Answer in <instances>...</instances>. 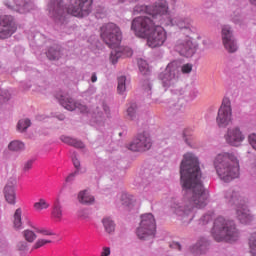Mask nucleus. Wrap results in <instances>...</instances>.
Wrapping results in <instances>:
<instances>
[{
  "label": "nucleus",
  "instance_id": "f257e3e1",
  "mask_svg": "<svg viewBox=\"0 0 256 256\" xmlns=\"http://www.w3.org/2000/svg\"><path fill=\"white\" fill-rule=\"evenodd\" d=\"M180 179L184 198H173L170 201V209L178 217H190L188 223L193 221V208L203 209L209 203V192L203 187L201 181V168L198 161H182L180 165Z\"/></svg>",
  "mask_w": 256,
  "mask_h": 256
},
{
  "label": "nucleus",
  "instance_id": "f03ea898",
  "mask_svg": "<svg viewBox=\"0 0 256 256\" xmlns=\"http://www.w3.org/2000/svg\"><path fill=\"white\" fill-rule=\"evenodd\" d=\"M131 30L136 37L146 39L151 49L161 47L167 41V32L157 21L149 16H139L132 20Z\"/></svg>",
  "mask_w": 256,
  "mask_h": 256
},
{
  "label": "nucleus",
  "instance_id": "7ed1b4c3",
  "mask_svg": "<svg viewBox=\"0 0 256 256\" xmlns=\"http://www.w3.org/2000/svg\"><path fill=\"white\" fill-rule=\"evenodd\" d=\"M100 37L104 43L111 49H114L110 54V61L113 65L121 59V57H132L133 50L129 47L117 48L123 39L121 28L115 23H108L100 28Z\"/></svg>",
  "mask_w": 256,
  "mask_h": 256
},
{
  "label": "nucleus",
  "instance_id": "20e7f679",
  "mask_svg": "<svg viewBox=\"0 0 256 256\" xmlns=\"http://www.w3.org/2000/svg\"><path fill=\"white\" fill-rule=\"evenodd\" d=\"M212 236L218 243H221V241L235 243L241 237V233L237 229L234 221L219 216L214 220Z\"/></svg>",
  "mask_w": 256,
  "mask_h": 256
},
{
  "label": "nucleus",
  "instance_id": "39448f33",
  "mask_svg": "<svg viewBox=\"0 0 256 256\" xmlns=\"http://www.w3.org/2000/svg\"><path fill=\"white\" fill-rule=\"evenodd\" d=\"M214 168L218 177L225 183L238 179L239 175H241L238 161H215Z\"/></svg>",
  "mask_w": 256,
  "mask_h": 256
},
{
  "label": "nucleus",
  "instance_id": "423d86ee",
  "mask_svg": "<svg viewBox=\"0 0 256 256\" xmlns=\"http://www.w3.org/2000/svg\"><path fill=\"white\" fill-rule=\"evenodd\" d=\"M233 123V108L231 107V99L223 98L222 104L218 109L216 116V124L220 129H226Z\"/></svg>",
  "mask_w": 256,
  "mask_h": 256
},
{
  "label": "nucleus",
  "instance_id": "0eeeda50",
  "mask_svg": "<svg viewBox=\"0 0 256 256\" xmlns=\"http://www.w3.org/2000/svg\"><path fill=\"white\" fill-rule=\"evenodd\" d=\"M92 5L93 0H68L66 12L73 17H87Z\"/></svg>",
  "mask_w": 256,
  "mask_h": 256
},
{
  "label": "nucleus",
  "instance_id": "6e6552de",
  "mask_svg": "<svg viewBox=\"0 0 256 256\" xmlns=\"http://www.w3.org/2000/svg\"><path fill=\"white\" fill-rule=\"evenodd\" d=\"M155 229L156 224L153 214H143L141 216L139 227L136 230V235L138 239L145 240L148 237H153V235H155Z\"/></svg>",
  "mask_w": 256,
  "mask_h": 256
},
{
  "label": "nucleus",
  "instance_id": "1a4fd4ad",
  "mask_svg": "<svg viewBox=\"0 0 256 256\" xmlns=\"http://www.w3.org/2000/svg\"><path fill=\"white\" fill-rule=\"evenodd\" d=\"M127 149L133 151L134 153H145L153 147V140H151V135L147 132L139 133L136 138L127 144Z\"/></svg>",
  "mask_w": 256,
  "mask_h": 256
},
{
  "label": "nucleus",
  "instance_id": "9d476101",
  "mask_svg": "<svg viewBox=\"0 0 256 256\" xmlns=\"http://www.w3.org/2000/svg\"><path fill=\"white\" fill-rule=\"evenodd\" d=\"M148 15L152 21H159L160 25H163V17L169 15V3L167 0H158L153 5L146 8Z\"/></svg>",
  "mask_w": 256,
  "mask_h": 256
},
{
  "label": "nucleus",
  "instance_id": "9b49d317",
  "mask_svg": "<svg viewBox=\"0 0 256 256\" xmlns=\"http://www.w3.org/2000/svg\"><path fill=\"white\" fill-rule=\"evenodd\" d=\"M159 79L162 81L163 87H173L179 81V67H177V63H169L164 72L159 75Z\"/></svg>",
  "mask_w": 256,
  "mask_h": 256
},
{
  "label": "nucleus",
  "instance_id": "f8f14e48",
  "mask_svg": "<svg viewBox=\"0 0 256 256\" xmlns=\"http://www.w3.org/2000/svg\"><path fill=\"white\" fill-rule=\"evenodd\" d=\"M175 51L182 57H193L195 55V44L189 36H183L176 41Z\"/></svg>",
  "mask_w": 256,
  "mask_h": 256
},
{
  "label": "nucleus",
  "instance_id": "ddd939ff",
  "mask_svg": "<svg viewBox=\"0 0 256 256\" xmlns=\"http://www.w3.org/2000/svg\"><path fill=\"white\" fill-rule=\"evenodd\" d=\"M55 97L58 99L60 105H62L64 109H67V111H75V109H78L80 113H89V108L81 103L75 102L72 98L66 97L63 95V92H58Z\"/></svg>",
  "mask_w": 256,
  "mask_h": 256
},
{
  "label": "nucleus",
  "instance_id": "4468645a",
  "mask_svg": "<svg viewBox=\"0 0 256 256\" xmlns=\"http://www.w3.org/2000/svg\"><path fill=\"white\" fill-rule=\"evenodd\" d=\"M17 31V25L11 16H0V39H9Z\"/></svg>",
  "mask_w": 256,
  "mask_h": 256
},
{
  "label": "nucleus",
  "instance_id": "2eb2a0df",
  "mask_svg": "<svg viewBox=\"0 0 256 256\" xmlns=\"http://www.w3.org/2000/svg\"><path fill=\"white\" fill-rule=\"evenodd\" d=\"M225 140L232 147H239L245 141V135L239 126L230 127L225 134Z\"/></svg>",
  "mask_w": 256,
  "mask_h": 256
},
{
  "label": "nucleus",
  "instance_id": "dca6fc26",
  "mask_svg": "<svg viewBox=\"0 0 256 256\" xmlns=\"http://www.w3.org/2000/svg\"><path fill=\"white\" fill-rule=\"evenodd\" d=\"M222 43L228 53H235L237 51V42H235L233 32L229 26L222 27Z\"/></svg>",
  "mask_w": 256,
  "mask_h": 256
},
{
  "label": "nucleus",
  "instance_id": "f3484780",
  "mask_svg": "<svg viewBox=\"0 0 256 256\" xmlns=\"http://www.w3.org/2000/svg\"><path fill=\"white\" fill-rule=\"evenodd\" d=\"M169 23L172 25V27H177L180 30L184 29L188 33H191V27H193V19L183 14L177 15L170 19Z\"/></svg>",
  "mask_w": 256,
  "mask_h": 256
},
{
  "label": "nucleus",
  "instance_id": "a211bd4d",
  "mask_svg": "<svg viewBox=\"0 0 256 256\" xmlns=\"http://www.w3.org/2000/svg\"><path fill=\"white\" fill-rule=\"evenodd\" d=\"M15 187H17V179L15 178H10L4 187V197L9 205H15L17 203Z\"/></svg>",
  "mask_w": 256,
  "mask_h": 256
},
{
  "label": "nucleus",
  "instance_id": "6ab92c4d",
  "mask_svg": "<svg viewBox=\"0 0 256 256\" xmlns=\"http://www.w3.org/2000/svg\"><path fill=\"white\" fill-rule=\"evenodd\" d=\"M49 15L53 19L58 21H64L65 19V9H63V2L53 1L49 4Z\"/></svg>",
  "mask_w": 256,
  "mask_h": 256
},
{
  "label": "nucleus",
  "instance_id": "aec40b11",
  "mask_svg": "<svg viewBox=\"0 0 256 256\" xmlns=\"http://www.w3.org/2000/svg\"><path fill=\"white\" fill-rule=\"evenodd\" d=\"M224 199H226L228 205H235L236 207L245 205V200L241 197V194L232 189L225 192Z\"/></svg>",
  "mask_w": 256,
  "mask_h": 256
},
{
  "label": "nucleus",
  "instance_id": "412c9836",
  "mask_svg": "<svg viewBox=\"0 0 256 256\" xmlns=\"http://www.w3.org/2000/svg\"><path fill=\"white\" fill-rule=\"evenodd\" d=\"M236 217L243 225H249V223L255 221V216L245 208L244 204L236 209Z\"/></svg>",
  "mask_w": 256,
  "mask_h": 256
},
{
  "label": "nucleus",
  "instance_id": "4be33fe9",
  "mask_svg": "<svg viewBox=\"0 0 256 256\" xmlns=\"http://www.w3.org/2000/svg\"><path fill=\"white\" fill-rule=\"evenodd\" d=\"M209 245V239L201 237L192 247L191 252L194 253V255H205V253L209 251Z\"/></svg>",
  "mask_w": 256,
  "mask_h": 256
},
{
  "label": "nucleus",
  "instance_id": "5701e85b",
  "mask_svg": "<svg viewBox=\"0 0 256 256\" xmlns=\"http://www.w3.org/2000/svg\"><path fill=\"white\" fill-rule=\"evenodd\" d=\"M77 199L81 205H93L95 203V197L88 190H81Z\"/></svg>",
  "mask_w": 256,
  "mask_h": 256
},
{
  "label": "nucleus",
  "instance_id": "b1692460",
  "mask_svg": "<svg viewBox=\"0 0 256 256\" xmlns=\"http://www.w3.org/2000/svg\"><path fill=\"white\" fill-rule=\"evenodd\" d=\"M94 117L102 119V117H110L111 110L107 104L102 103L100 106H97L93 111Z\"/></svg>",
  "mask_w": 256,
  "mask_h": 256
},
{
  "label": "nucleus",
  "instance_id": "393cba45",
  "mask_svg": "<svg viewBox=\"0 0 256 256\" xmlns=\"http://www.w3.org/2000/svg\"><path fill=\"white\" fill-rule=\"evenodd\" d=\"M61 141H63V143H66L67 145L75 147L76 149H85V144L81 140H77L69 136H62Z\"/></svg>",
  "mask_w": 256,
  "mask_h": 256
},
{
  "label": "nucleus",
  "instance_id": "a878e982",
  "mask_svg": "<svg viewBox=\"0 0 256 256\" xmlns=\"http://www.w3.org/2000/svg\"><path fill=\"white\" fill-rule=\"evenodd\" d=\"M52 219H55L57 222L63 221V206L61 203L56 202L53 206L51 212Z\"/></svg>",
  "mask_w": 256,
  "mask_h": 256
},
{
  "label": "nucleus",
  "instance_id": "bb28decb",
  "mask_svg": "<svg viewBox=\"0 0 256 256\" xmlns=\"http://www.w3.org/2000/svg\"><path fill=\"white\" fill-rule=\"evenodd\" d=\"M21 215H23V210H21V208L16 209L13 215V227L16 231L23 229V220L21 219Z\"/></svg>",
  "mask_w": 256,
  "mask_h": 256
},
{
  "label": "nucleus",
  "instance_id": "cd10ccee",
  "mask_svg": "<svg viewBox=\"0 0 256 256\" xmlns=\"http://www.w3.org/2000/svg\"><path fill=\"white\" fill-rule=\"evenodd\" d=\"M215 161H237L235 152H220L215 156Z\"/></svg>",
  "mask_w": 256,
  "mask_h": 256
},
{
  "label": "nucleus",
  "instance_id": "c85d7f7f",
  "mask_svg": "<svg viewBox=\"0 0 256 256\" xmlns=\"http://www.w3.org/2000/svg\"><path fill=\"white\" fill-rule=\"evenodd\" d=\"M139 115L137 114V104L132 103L126 110V119L128 121H137Z\"/></svg>",
  "mask_w": 256,
  "mask_h": 256
},
{
  "label": "nucleus",
  "instance_id": "c756f323",
  "mask_svg": "<svg viewBox=\"0 0 256 256\" xmlns=\"http://www.w3.org/2000/svg\"><path fill=\"white\" fill-rule=\"evenodd\" d=\"M46 55L50 61H57L61 57V48L59 46H53L49 48Z\"/></svg>",
  "mask_w": 256,
  "mask_h": 256
},
{
  "label": "nucleus",
  "instance_id": "7c9ffc66",
  "mask_svg": "<svg viewBox=\"0 0 256 256\" xmlns=\"http://www.w3.org/2000/svg\"><path fill=\"white\" fill-rule=\"evenodd\" d=\"M102 225L106 233H113L115 231V222L110 217L103 218Z\"/></svg>",
  "mask_w": 256,
  "mask_h": 256
},
{
  "label": "nucleus",
  "instance_id": "2f4dec72",
  "mask_svg": "<svg viewBox=\"0 0 256 256\" xmlns=\"http://www.w3.org/2000/svg\"><path fill=\"white\" fill-rule=\"evenodd\" d=\"M8 149L9 151H13L15 153L23 151V149H25V143L19 140H13L8 144Z\"/></svg>",
  "mask_w": 256,
  "mask_h": 256
},
{
  "label": "nucleus",
  "instance_id": "473e14b6",
  "mask_svg": "<svg viewBox=\"0 0 256 256\" xmlns=\"http://www.w3.org/2000/svg\"><path fill=\"white\" fill-rule=\"evenodd\" d=\"M22 235L26 241V243H33L35 241V239H37V234H35V232H33V230H24L22 232Z\"/></svg>",
  "mask_w": 256,
  "mask_h": 256
},
{
  "label": "nucleus",
  "instance_id": "72a5a7b5",
  "mask_svg": "<svg viewBox=\"0 0 256 256\" xmlns=\"http://www.w3.org/2000/svg\"><path fill=\"white\" fill-rule=\"evenodd\" d=\"M248 245H249L250 255L256 256V232L250 236Z\"/></svg>",
  "mask_w": 256,
  "mask_h": 256
},
{
  "label": "nucleus",
  "instance_id": "f704fd0d",
  "mask_svg": "<svg viewBox=\"0 0 256 256\" xmlns=\"http://www.w3.org/2000/svg\"><path fill=\"white\" fill-rule=\"evenodd\" d=\"M127 78L125 76H120L118 77V86H117V91L118 93H125L127 90L126 86Z\"/></svg>",
  "mask_w": 256,
  "mask_h": 256
},
{
  "label": "nucleus",
  "instance_id": "c9c22d12",
  "mask_svg": "<svg viewBox=\"0 0 256 256\" xmlns=\"http://www.w3.org/2000/svg\"><path fill=\"white\" fill-rule=\"evenodd\" d=\"M29 127H31V120H29V119L19 120L18 125H17L18 131L23 133V131H27V129H29Z\"/></svg>",
  "mask_w": 256,
  "mask_h": 256
},
{
  "label": "nucleus",
  "instance_id": "e433bc0d",
  "mask_svg": "<svg viewBox=\"0 0 256 256\" xmlns=\"http://www.w3.org/2000/svg\"><path fill=\"white\" fill-rule=\"evenodd\" d=\"M34 209L38 212L43 211V209H49V202L45 199H40L38 202L34 203Z\"/></svg>",
  "mask_w": 256,
  "mask_h": 256
},
{
  "label": "nucleus",
  "instance_id": "4c0bfd02",
  "mask_svg": "<svg viewBox=\"0 0 256 256\" xmlns=\"http://www.w3.org/2000/svg\"><path fill=\"white\" fill-rule=\"evenodd\" d=\"M74 167L76 169V171H74V173H76L77 175H79V173H86L87 172V166H85L84 162L81 161H74Z\"/></svg>",
  "mask_w": 256,
  "mask_h": 256
},
{
  "label": "nucleus",
  "instance_id": "58836bf2",
  "mask_svg": "<svg viewBox=\"0 0 256 256\" xmlns=\"http://www.w3.org/2000/svg\"><path fill=\"white\" fill-rule=\"evenodd\" d=\"M91 216V212L87 208H81L77 212V217L80 218L82 221H87Z\"/></svg>",
  "mask_w": 256,
  "mask_h": 256
},
{
  "label": "nucleus",
  "instance_id": "ea45409f",
  "mask_svg": "<svg viewBox=\"0 0 256 256\" xmlns=\"http://www.w3.org/2000/svg\"><path fill=\"white\" fill-rule=\"evenodd\" d=\"M213 221V216L211 214H204L199 220L198 225L200 227H205V225H208V223H211Z\"/></svg>",
  "mask_w": 256,
  "mask_h": 256
},
{
  "label": "nucleus",
  "instance_id": "a19ab883",
  "mask_svg": "<svg viewBox=\"0 0 256 256\" xmlns=\"http://www.w3.org/2000/svg\"><path fill=\"white\" fill-rule=\"evenodd\" d=\"M138 67L143 75H147V73H149V64H147V61L140 59L138 61Z\"/></svg>",
  "mask_w": 256,
  "mask_h": 256
},
{
  "label": "nucleus",
  "instance_id": "79ce46f5",
  "mask_svg": "<svg viewBox=\"0 0 256 256\" xmlns=\"http://www.w3.org/2000/svg\"><path fill=\"white\" fill-rule=\"evenodd\" d=\"M17 249H18V251H20V253L25 255L27 253V251H29V242H27V241L18 242Z\"/></svg>",
  "mask_w": 256,
  "mask_h": 256
},
{
  "label": "nucleus",
  "instance_id": "37998d69",
  "mask_svg": "<svg viewBox=\"0 0 256 256\" xmlns=\"http://www.w3.org/2000/svg\"><path fill=\"white\" fill-rule=\"evenodd\" d=\"M51 243V240L38 239L35 244L32 246V251L35 249H41V247H45V245Z\"/></svg>",
  "mask_w": 256,
  "mask_h": 256
},
{
  "label": "nucleus",
  "instance_id": "c03bdc74",
  "mask_svg": "<svg viewBox=\"0 0 256 256\" xmlns=\"http://www.w3.org/2000/svg\"><path fill=\"white\" fill-rule=\"evenodd\" d=\"M36 233L44 235V237H49L55 235L54 231L47 228H36Z\"/></svg>",
  "mask_w": 256,
  "mask_h": 256
},
{
  "label": "nucleus",
  "instance_id": "a18cd8bd",
  "mask_svg": "<svg viewBox=\"0 0 256 256\" xmlns=\"http://www.w3.org/2000/svg\"><path fill=\"white\" fill-rule=\"evenodd\" d=\"M183 161H199V158L193 152H187L183 156Z\"/></svg>",
  "mask_w": 256,
  "mask_h": 256
},
{
  "label": "nucleus",
  "instance_id": "49530a36",
  "mask_svg": "<svg viewBox=\"0 0 256 256\" xmlns=\"http://www.w3.org/2000/svg\"><path fill=\"white\" fill-rule=\"evenodd\" d=\"M121 201L124 207H131V204L133 203V201L131 200V198L128 197L127 194H122Z\"/></svg>",
  "mask_w": 256,
  "mask_h": 256
},
{
  "label": "nucleus",
  "instance_id": "de8ad7c7",
  "mask_svg": "<svg viewBox=\"0 0 256 256\" xmlns=\"http://www.w3.org/2000/svg\"><path fill=\"white\" fill-rule=\"evenodd\" d=\"M77 177V172H72L70 173L66 179H65V183L68 185H73L75 178Z\"/></svg>",
  "mask_w": 256,
  "mask_h": 256
},
{
  "label": "nucleus",
  "instance_id": "09e8293b",
  "mask_svg": "<svg viewBox=\"0 0 256 256\" xmlns=\"http://www.w3.org/2000/svg\"><path fill=\"white\" fill-rule=\"evenodd\" d=\"M193 71V64H184L182 65L181 67V72L184 73V74H189Z\"/></svg>",
  "mask_w": 256,
  "mask_h": 256
},
{
  "label": "nucleus",
  "instance_id": "8fccbe9b",
  "mask_svg": "<svg viewBox=\"0 0 256 256\" xmlns=\"http://www.w3.org/2000/svg\"><path fill=\"white\" fill-rule=\"evenodd\" d=\"M31 169H33V162L26 161L22 164V171L24 173H27V171H31Z\"/></svg>",
  "mask_w": 256,
  "mask_h": 256
},
{
  "label": "nucleus",
  "instance_id": "3c124183",
  "mask_svg": "<svg viewBox=\"0 0 256 256\" xmlns=\"http://www.w3.org/2000/svg\"><path fill=\"white\" fill-rule=\"evenodd\" d=\"M248 142L251 145V147H253V149H255L256 151V134L255 133L250 134L248 136Z\"/></svg>",
  "mask_w": 256,
  "mask_h": 256
},
{
  "label": "nucleus",
  "instance_id": "603ef678",
  "mask_svg": "<svg viewBox=\"0 0 256 256\" xmlns=\"http://www.w3.org/2000/svg\"><path fill=\"white\" fill-rule=\"evenodd\" d=\"M131 165L129 164V162L127 161H120V162H117V167H119L120 169H129Z\"/></svg>",
  "mask_w": 256,
  "mask_h": 256
},
{
  "label": "nucleus",
  "instance_id": "864d4df0",
  "mask_svg": "<svg viewBox=\"0 0 256 256\" xmlns=\"http://www.w3.org/2000/svg\"><path fill=\"white\" fill-rule=\"evenodd\" d=\"M29 3L24 4L22 7L18 9V13H27L29 11Z\"/></svg>",
  "mask_w": 256,
  "mask_h": 256
},
{
  "label": "nucleus",
  "instance_id": "5fc2aeb1",
  "mask_svg": "<svg viewBox=\"0 0 256 256\" xmlns=\"http://www.w3.org/2000/svg\"><path fill=\"white\" fill-rule=\"evenodd\" d=\"M109 255H111V248L104 247L102 252H101V256H109Z\"/></svg>",
  "mask_w": 256,
  "mask_h": 256
},
{
  "label": "nucleus",
  "instance_id": "6e6d98bb",
  "mask_svg": "<svg viewBox=\"0 0 256 256\" xmlns=\"http://www.w3.org/2000/svg\"><path fill=\"white\" fill-rule=\"evenodd\" d=\"M170 247L171 249H177L178 251H181L182 247L181 245L179 244V242H172L170 244Z\"/></svg>",
  "mask_w": 256,
  "mask_h": 256
},
{
  "label": "nucleus",
  "instance_id": "4d7b16f0",
  "mask_svg": "<svg viewBox=\"0 0 256 256\" xmlns=\"http://www.w3.org/2000/svg\"><path fill=\"white\" fill-rule=\"evenodd\" d=\"M92 83H97V74L93 73L91 76Z\"/></svg>",
  "mask_w": 256,
  "mask_h": 256
},
{
  "label": "nucleus",
  "instance_id": "13d9d810",
  "mask_svg": "<svg viewBox=\"0 0 256 256\" xmlns=\"http://www.w3.org/2000/svg\"><path fill=\"white\" fill-rule=\"evenodd\" d=\"M250 3H251L252 5H256V0H250Z\"/></svg>",
  "mask_w": 256,
  "mask_h": 256
},
{
  "label": "nucleus",
  "instance_id": "bf43d9fd",
  "mask_svg": "<svg viewBox=\"0 0 256 256\" xmlns=\"http://www.w3.org/2000/svg\"><path fill=\"white\" fill-rule=\"evenodd\" d=\"M146 89H147L148 91H151V84H148Z\"/></svg>",
  "mask_w": 256,
  "mask_h": 256
},
{
  "label": "nucleus",
  "instance_id": "052dcab7",
  "mask_svg": "<svg viewBox=\"0 0 256 256\" xmlns=\"http://www.w3.org/2000/svg\"><path fill=\"white\" fill-rule=\"evenodd\" d=\"M118 3H125V0H118Z\"/></svg>",
  "mask_w": 256,
  "mask_h": 256
},
{
  "label": "nucleus",
  "instance_id": "680f3d73",
  "mask_svg": "<svg viewBox=\"0 0 256 256\" xmlns=\"http://www.w3.org/2000/svg\"><path fill=\"white\" fill-rule=\"evenodd\" d=\"M72 161H77V156H74V158H72Z\"/></svg>",
  "mask_w": 256,
  "mask_h": 256
}]
</instances>
